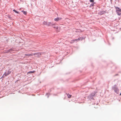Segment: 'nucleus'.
Returning <instances> with one entry per match:
<instances>
[{
  "instance_id": "obj_7",
  "label": "nucleus",
  "mask_w": 121,
  "mask_h": 121,
  "mask_svg": "<svg viewBox=\"0 0 121 121\" xmlns=\"http://www.w3.org/2000/svg\"><path fill=\"white\" fill-rule=\"evenodd\" d=\"M82 38L81 37L78 38V39H75V42L76 41H78L80 40H82Z\"/></svg>"
},
{
  "instance_id": "obj_1",
  "label": "nucleus",
  "mask_w": 121,
  "mask_h": 121,
  "mask_svg": "<svg viewBox=\"0 0 121 121\" xmlns=\"http://www.w3.org/2000/svg\"><path fill=\"white\" fill-rule=\"evenodd\" d=\"M116 11L118 15H120L121 14V9L117 7H116Z\"/></svg>"
},
{
  "instance_id": "obj_5",
  "label": "nucleus",
  "mask_w": 121,
  "mask_h": 121,
  "mask_svg": "<svg viewBox=\"0 0 121 121\" xmlns=\"http://www.w3.org/2000/svg\"><path fill=\"white\" fill-rule=\"evenodd\" d=\"M62 18L61 17H57L56 18L54 19V20L56 21H58L61 20Z\"/></svg>"
},
{
  "instance_id": "obj_15",
  "label": "nucleus",
  "mask_w": 121,
  "mask_h": 121,
  "mask_svg": "<svg viewBox=\"0 0 121 121\" xmlns=\"http://www.w3.org/2000/svg\"><path fill=\"white\" fill-rule=\"evenodd\" d=\"M90 2H92V3H95V2H94V0H90Z\"/></svg>"
},
{
  "instance_id": "obj_8",
  "label": "nucleus",
  "mask_w": 121,
  "mask_h": 121,
  "mask_svg": "<svg viewBox=\"0 0 121 121\" xmlns=\"http://www.w3.org/2000/svg\"><path fill=\"white\" fill-rule=\"evenodd\" d=\"M33 55V54L31 53L30 54H25V55L26 56H27L28 57H29L30 56H32Z\"/></svg>"
},
{
  "instance_id": "obj_10",
  "label": "nucleus",
  "mask_w": 121,
  "mask_h": 121,
  "mask_svg": "<svg viewBox=\"0 0 121 121\" xmlns=\"http://www.w3.org/2000/svg\"><path fill=\"white\" fill-rule=\"evenodd\" d=\"M95 3H92V4H91L90 6V7H91L92 6H93L94 5V4H95Z\"/></svg>"
},
{
  "instance_id": "obj_14",
  "label": "nucleus",
  "mask_w": 121,
  "mask_h": 121,
  "mask_svg": "<svg viewBox=\"0 0 121 121\" xmlns=\"http://www.w3.org/2000/svg\"><path fill=\"white\" fill-rule=\"evenodd\" d=\"M22 12H23V13L25 15H26L27 14V12H25L23 11H22Z\"/></svg>"
},
{
  "instance_id": "obj_3",
  "label": "nucleus",
  "mask_w": 121,
  "mask_h": 121,
  "mask_svg": "<svg viewBox=\"0 0 121 121\" xmlns=\"http://www.w3.org/2000/svg\"><path fill=\"white\" fill-rule=\"evenodd\" d=\"M11 73V71L9 70L7 72L5 73L3 75V76H7L9 74Z\"/></svg>"
},
{
  "instance_id": "obj_9",
  "label": "nucleus",
  "mask_w": 121,
  "mask_h": 121,
  "mask_svg": "<svg viewBox=\"0 0 121 121\" xmlns=\"http://www.w3.org/2000/svg\"><path fill=\"white\" fill-rule=\"evenodd\" d=\"M53 25L51 22L48 23V26L52 25Z\"/></svg>"
},
{
  "instance_id": "obj_18",
  "label": "nucleus",
  "mask_w": 121,
  "mask_h": 121,
  "mask_svg": "<svg viewBox=\"0 0 121 121\" xmlns=\"http://www.w3.org/2000/svg\"><path fill=\"white\" fill-rule=\"evenodd\" d=\"M120 95H121V93L120 94Z\"/></svg>"
},
{
  "instance_id": "obj_17",
  "label": "nucleus",
  "mask_w": 121,
  "mask_h": 121,
  "mask_svg": "<svg viewBox=\"0 0 121 121\" xmlns=\"http://www.w3.org/2000/svg\"><path fill=\"white\" fill-rule=\"evenodd\" d=\"M13 11L15 13H18V12L17 11H16L14 9L13 10Z\"/></svg>"
},
{
  "instance_id": "obj_12",
  "label": "nucleus",
  "mask_w": 121,
  "mask_h": 121,
  "mask_svg": "<svg viewBox=\"0 0 121 121\" xmlns=\"http://www.w3.org/2000/svg\"><path fill=\"white\" fill-rule=\"evenodd\" d=\"M75 42V40H72L70 42V43H74Z\"/></svg>"
},
{
  "instance_id": "obj_13",
  "label": "nucleus",
  "mask_w": 121,
  "mask_h": 121,
  "mask_svg": "<svg viewBox=\"0 0 121 121\" xmlns=\"http://www.w3.org/2000/svg\"><path fill=\"white\" fill-rule=\"evenodd\" d=\"M68 97L69 98H70L71 97L72 95L69 94H67Z\"/></svg>"
},
{
  "instance_id": "obj_16",
  "label": "nucleus",
  "mask_w": 121,
  "mask_h": 121,
  "mask_svg": "<svg viewBox=\"0 0 121 121\" xmlns=\"http://www.w3.org/2000/svg\"><path fill=\"white\" fill-rule=\"evenodd\" d=\"M35 71H30L29 72H28V73H34Z\"/></svg>"
},
{
  "instance_id": "obj_6",
  "label": "nucleus",
  "mask_w": 121,
  "mask_h": 121,
  "mask_svg": "<svg viewBox=\"0 0 121 121\" xmlns=\"http://www.w3.org/2000/svg\"><path fill=\"white\" fill-rule=\"evenodd\" d=\"M58 27L57 26H54V28L56 30L59 31L60 30L59 29H58Z\"/></svg>"
},
{
  "instance_id": "obj_4",
  "label": "nucleus",
  "mask_w": 121,
  "mask_h": 121,
  "mask_svg": "<svg viewBox=\"0 0 121 121\" xmlns=\"http://www.w3.org/2000/svg\"><path fill=\"white\" fill-rule=\"evenodd\" d=\"M33 55H37V57H40L41 56V54L39 53H35L33 54Z\"/></svg>"
},
{
  "instance_id": "obj_11",
  "label": "nucleus",
  "mask_w": 121,
  "mask_h": 121,
  "mask_svg": "<svg viewBox=\"0 0 121 121\" xmlns=\"http://www.w3.org/2000/svg\"><path fill=\"white\" fill-rule=\"evenodd\" d=\"M43 23L44 25H48V23L46 22H44Z\"/></svg>"
},
{
  "instance_id": "obj_2",
  "label": "nucleus",
  "mask_w": 121,
  "mask_h": 121,
  "mask_svg": "<svg viewBox=\"0 0 121 121\" xmlns=\"http://www.w3.org/2000/svg\"><path fill=\"white\" fill-rule=\"evenodd\" d=\"M113 89L114 90L115 92L117 93H118L119 92V90L118 89L117 87L115 86L114 87H113Z\"/></svg>"
}]
</instances>
